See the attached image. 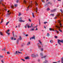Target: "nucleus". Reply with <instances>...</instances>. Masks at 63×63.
I'll list each match as a JSON object with an SVG mask.
<instances>
[{
  "label": "nucleus",
  "mask_w": 63,
  "mask_h": 63,
  "mask_svg": "<svg viewBox=\"0 0 63 63\" xmlns=\"http://www.w3.org/2000/svg\"><path fill=\"white\" fill-rule=\"evenodd\" d=\"M58 43L59 45H60V46H61V43H60V42H61V43H63V40H60L58 39Z\"/></svg>",
  "instance_id": "1"
},
{
  "label": "nucleus",
  "mask_w": 63,
  "mask_h": 63,
  "mask_svg": "<svg viewBox=\"0 0 63 63\" xmlns=\"http://www.w3.org/2000/svg\"><path fill=\"white\" fill-rule=\"evenodd\" d=\"M40 56L41 57V58H45V57H47V56H45L43 57V53H40Z\"/></svg>",
  "instance_id": "2"
},
{
  "label": "nucleus",
  "mask_w": 63,
  "mask_h": 63,
  "mask_svg": "<svg viewBox=\"0 0 63 63\" xmlns=\"http://www.w3.org/2000/svg\"><path fill=\"white\" fill-rule=\"evenodd\" d=\"M56 27L57 28H58V29L59 31H60L61 32H62V30L60 29V27H59V26H56Z\"/></svg>",
  "instance_id": "3"
},
{
  "label": "nucleus",
  "mask_w": 63,
  "mask_h": 63,
  "mask_svg": "<svg viewBox=\"0 0 63 63\" xmlns=\"http://www.w3.org/2000/svg\"><path fill=\"white\" fill-rule=\"evenodd\" d=\"M27 27L28 28H29V25L28 24H26V25L25 26V28H26Z\"/></svg>",
  "instance_id": "4"
},
{
  "label": "nucleus",
  "mask_w": 63,
  "mask_h": 63,
  "mask_svg": "<svg viewBox=\"0 0 63 63\" xmlns=\"http://www.w3.org/2000/svg\"><path fill=\"white\" fill-rule=\"evenodd\" d=\"M58 22L60 24V27H62V24H61V23L60 22H61V21H60V20H58Z\"/></svg>",
  "instance_id": "5"
},
{
  "label": "nucleus",
  "mask_w": 63,
  "mask_h": 63,
  "mask_svg": "<svg viewBox=\"0 0 63 63\" xmlns=\"http://www.w3.org/2000/svg\"><path fill=\"white\" fill-rule=\"evenodd\" d=\"M22 18L21 17H20V19L19 20V21L20 22H22V21H23V20H22Z\"/></svg>",
  "instance_id": "6"
},
{
  "label": "nucleus",
  "mask_w": 63,
  "mask_h": 63,
  "mask_svg": "<svg viewBox=\"0 0 63 63\" xmlns=\"http://www.w3.org/2000/svg\"><path fill=\"white\" fill-rule=\"evenodd\" d=\"M1 1H0V4H1L2 6H5L4 4L1 2V1H3V0H1Z\"/></svg>",
  "instance_id": "7"
},
{
  "label": "nucleus",
  "mask_w": 63,
  "mask_h": 63,
  "mask_svg": "<svg viewBox=\"0 0 63 63\" xmlns=\"http://www.w3.org/2000/svg\"><path fill=\"white\" fill-rule=\"evenodd\" d=\"M56 9H54L53 10H51V12H55L56 11Z\"/></svg>",
  "instance_id": "8"
},
{
  "label": "nucleus",
  "mask_w": 63,
  "mask_h": 63,
  "mask_svg": "<svg viewBox=\"0 0 63 63\" xmlns=\"http://www.w3.org/2000/svg\"><path fill=\"white\" fill-rule=\"evenodd\" d=\"M59 16H61V15H60V14L59 13V14H58V15H57V16L58 17H59Z\"/></svg>",
  "instance_id": "9"
},
{
  "label": "nucleus",
  "mask_w": 63,
  "mask_h": 63,
  "mask_svg": "<svg viewBox=\"0 0 63 63\" xmlns=\"http://www.w3.org/2000/svg\"><path fill=\"white\" fill-rule=\"evenodd\" d=\"M49 30L50 31H54V29L51 28H50Z\"/></svg>",
  "instance_id": "10"
},
{
  "label": "nucleus",
  "mask_w": 63,
  "mask_h": 63,
  "mask_svg": "<svg viewBox=\"0 0 63 63\" xmlns=\"http://www.w3.org/2000/svg\"><path fill=\"white\" fill-rule=\"evenodd\" d=\"M11 13H7L6 14V16H10V15H11Z\"/></svg>",
  "instance_id": "11"
},
{
  "label": "nucleus",
  "mask_w": 63,
  "mask_h": 63,
  "mask_svg": "<svg viewBox=\"0 0 63 63\" xmlns=\"http://www.w3.org/2000/svg\"><path fill=\"white\" fill-rule=\"evenodd\" d=\"M32 57H36V56H35L34 54H32Z\"/></svg>",
  "instance_id": "12"
},
{
  "label": "nucleus",
  "mask_w": 63,
  "mask_h": 63,
  "mask_svg": "<svg viewBox=\"0 0 63 63\" xmlns=\"http://www.w3.org/2000/svg\"><path fill=\"white\" fill-rule=\"evenodd\" d=\"M19 39H18L17 40L16 43L17 44H18V42H19Z\"/></svg>",
  "instance_id": "13"
},
{
  "label": "nucleus",
  "mask_w": 63,
  "mask_h": 63,
  "mask_svg": "<svg viewBox=\"0 0 63 63\" xmlns=\"http://www.w3.org/2000/svg\"><path fill=\"white\" fill-rule=\"evenodd\" d=\"M38 48L39 49H41V46H40L39 45H38Z\"/></svg>",
  "instance_id": "14"
},
{
  "label": "nucleus",
  "mask_w": 63,
  "mask_h": 63,
  "mask_svg": "<svg viewBox=\"0 0 63 63\" xmlns=\"http://www.w3.org/2000/svg\"><path fill=\"white\" fill-rule=\"evenodd\" d=\"M32 39H35V36L33 35V36L31 38Z\"/></svg>",
  "instance_id": "15"
},
{
  "label": "nucleus",
  "mask_w": 63,
  "mask_h": 63,
  "mask_svg": "<svg viewBox=\"0 0 63 63\" xmlns=\"http://www.w3.org/2000/svg\"><path fill=\"white\" fill-rule=\"evenodd\" d=\"M25 59H29V57H27L25 58Z\"/></svg>",
  "instance_id": "16"
},
{
  "label": "nucleus",
  "mask_w": 63,
  "mask_h": 63,
  "mask_svg": "<svg viewBox=\"0 0 63 63\" xmlns=\"http://www.w3.org/2000/svg\"><path fill=\"white\" fill-rule=\"evenodd\" d=\"M34 30H35L33 28H32L30 30V31H34Z\"/></svg>",
  "instance_id": "17"
},
{
  "label": "nucleus",
  "mask_w": 63,
  "mask_h": 63,
  "mask_svg": "<svg viewBox=\"0 0 63 63\" xmlns=\"http://www.w3.org/2000/svg\"><path fill=\"white\" fill-rule=\"evenodd\" d=\"M35 12L36 13H37V11H38V8L37 7H36V9H35Z\"/></svg>",
  "instance_id": "18"
},
{
  "label": "nucleus",
  "mask_w": 63,
  "mask_h": 63,
  "mask_svg": "<svg viewBox=\"0 0 63 63\" xmlns=\"http://www.w3.org/2000/svg\"><path fill=\"white\" fill-rule=\"evenodd\" d=\"M45 7H48V4H47V3L45 5Z\"/></svg>",
  "instance_id": "19"
},
{
  "label": "nucleus",
  "mask_w": 63,
  "mask_h": 63,
  "mask_svg": "<svg viewBox=\"0 0 63 63\" xmlns=\"http://www.w3.org/2000/svg\"><path fill=\"white\" fill-rule=\"evenodd\" d=\"M32 15L33 17L34 18L35 17V16H34V14L33 13H32Z\"/></svg>",
  "instance_id": "20"
},
{
  "label": "nucleus",
  "mask_w": 63,
  "mask_h": 63,
  "mask_svg": "<svg viewBox=\"0 0 63 63\" xmlns=\"http://www.w3.org/2000/svg\"><path fill=\"white\" fill-rule=\"evenodd\" d=\"M30 45V42H29L27 44V45L28 46V45Z\"/></svg>",
  "instance_id": "21"
},
{
  "label": "nucleus",
  "mask_w": 63,
  "mask_h": 63,
  "mask_svg": "<svg viewBox=\"0 0 63 63\" xmlns=\"http://www.w3.org/2000/svg\"><path fill=\"white\" fill-rule=\"evenodd\" d=\"M35 5L36 6L38 5V3H37V2L35 1Z\"/></svg>",
  "instance_id": "22"
},
{
  "label": "nucleus",
  "mask_w": 63,
  "mask_h": 63,
  "mask_svg": "<svg viewBox=\"0 0 63 63\" xmlns=\"http://www.w3.org/2000/svg\"><path fill=\"white\" fill-rule=\"evenodd\" d=\"M33 26V23H32L31 24V26H30L29 25V28L30 27H32V26Z\"/></svg>",
  "instance_id": "23"
},
{
  "label": "nucleus",
  "mask_w": 63,
  "mask_h": 63,
  "mask_svg": "<svg viewBox=\"0 0 63 63\" xmlns=\"http://www.w3.org/2000/svg\"><path fill=\"white\" fill-rule=\"evenodd\" d=\"M47 62H48L47 61V60H45V61L43 62V63H47Z\"/></svg>",
  "instance_id": "24"
},
{
  "label": "nucleus",
  "mask_w": 63,
  "mask_h": 63,
  "mask_svg": "<svg viewBox=\"0 0 63 63\" xmlns=\"http://www.w3.org/2000/svg\"><path fill=\"white\" fill-rule=\"evenodd\" d=\"M11 8H13L14 7V5H12L11 6Z\"/></svg>",
  "instance_id": "25"
},
{
  "label": "nucleus",
  "mask_w": 63,
  "mask_h": 63,
  "mask_svg": "<svg viewBox=\"0 0 63 63\" xmlns=\"http://www.w3.org/2000/svg\"><path fill=\"white\" fill-rule=\"evenodd\" d=\"M23 2L24 3L26 4V1L24 0Z\"/></svg>",
  "instance_id": "26"
},
{
  "label": "nucleus",
  "mask_w": 63,
  "mask_h": 63,
  "mask_svg": "<svg viewBox=\"0 0 63 63\" xmlns=\"http://www.w3.org/2000/svg\"><path fill=\"white\" fill-rule=\"evenodd\" d=\"M47 4L48 5L49 4H50V5H51V3L50 2H48V3H47Z\"/></svg>",
  "instance_id": "27"
},
{
  "label": "nucleus",
  "mask_w": 63,
  "mask_h": 63,
  "mask_svg": "<svg viewBox=\"0 0 63 63\" xmlns=\"http://www.w3.org/2000/svg\"><path fill=\"white\" fill-rule=\"evenodd\" d=\"M41 49V51H43V50H44V48H42Z\"/></svg>",
  "instance_id": "28"
},
{
  "label": "nucleus",
  "mask_w": 63,
  "mask_h": 63,
  "mask_svg": "<svg viewBox=\"0 0 63 63\" xmlns=\"http://www.w3.org/2000/svg\"><path fill=\"white\" fill-rule=\"evenodd\" d=\"M0 34L1 36H3V34H2V32H1L0 31Z\"/></svg>",
  "instance_id": "29"
},
{
  "label": "nucleus",
  "mask_w": 63,
  "mask_h": 63,
  "mask_svg": "<svg viewBox=\"0 0 63 63\" xmlns=\"http://www.w3.org/2000/svg\"><path fill=\"white\" fill-rule=\"evenodd\" d=\"M50 42L51 43H53V41L52 40H50Z\"/></svg>",
  "instance_id": "30"
},
{
  "label": "nucleus",
  "mask_w": 63,
  "mask_h": 63,
  "mask_svg": "<svg viewBox=\"0 0 63 63\" xmlns=\"http://www.w3.org/2000/svg\"><path fill=\"white\" fill-rule=\"evenodd\" d=\"M50 9H49V8H48L47 9V11H49V10H50Z\"/></svg>",
  "instance_id": "31"
},
{
  "label": "nucleus",
  "mask_w": 63,
  "mask_h": 63,
  "mask_svg": "<svg viewBox=\"0 0 63 63\" xmlns=\"http://www.w3.org/2000/svg\"><path fill=\"white\" fill-rule=\"evenodd\" d=\"M50 35L48 33L47 34V36L48 37Z\"/></svg>",
  "instance_id": "32"
},
{
  "label": "nucleus",
  "mask_w": 63,
  "mask_h": 63,
  "mask_svg": "<svg viewBox=\"0 0 63 63\" xmlns=\"http://www.w3.org/2000/svg\"><path fill=\"white\" fill-rule=\"evenodd\" d=\"M9 21L8 22H7L6 24V25H8V24L9 23Z\"/></svg>",
  "instance_id": "33"
},
{
  "label": "nucleus",
  "mask_w": 63,
  "mask_h": 63,
  "mask_svg": "<svg viewBox=\"0 0 63 63\" xmlns=\"http://www.w3.org/2000/svg\"><path fill=\"white\" fill-rule=\"evenodd\" d=\"M15 54H18V53L17 52V51H16V53H15Z\"/></svg>",
  "instance_id": "34"
},
{
  "label": "nucleus",
  "mask_w": 63,
  "mask_h": 63,
  "mask_svg": "<svg viewBox=\"0 0 63 63\" xmlns=\"http://www.w3.org/2000/svg\"><path fill=\"white\" fill-rule=\"evenodd\" d=\"M39 20V25H41V23H40V20Z\"/></svg>",
  "instance_id": "35"
},
{
  "label": "nucleus",
  "mask_w": 63,
  "mask_h": 63,
  "mask_svg": "<svg viewBox=\"0 0 63 63\" xmlns=\"http://www.w3.org/2000/svg\"><path fill=\"white\" fill-rule=\"evenodd\" d=\"M51 16H54V14H50Z\"/></svg>",
  "instance_id": "36"
},
{
  "label": "nucleus",
  "mask_w": 63,
  "mask_h": 63,
  "mask_svg": "<svg viewBox=\"0 0 63 63\" xmlns=\"http://www.w3.org/2000/svg\"><path fill=\"white\" fill-rule=\"evenodd\" d=\"M10 39H11V40H13L14 39V38H13V37H11Z\"/></svg>",
  "instance_id": "37"
},
{
  "label": "nucleus",
  "mask_w": 63,
  "mask_h": 63,
  "mask_svg": "<svg viewBox=\"0 0 63 63\" xmlns=\"http://www.w3.org/2000/svg\"><path fill=\"white\" fill-rule=\"evenodd\" d=\"M5 48H5H4L3 49H2V50H3L4 51H5L6 50Z\"/></svg>",
  "instance_id": "38"
},
{
  "label": "nucleus",
  "mask_w": 63,
  "mask_h": 63,
  "mask_svg": "<svg viewBox=\"0 0 63 63\" xmlns=\"http://www.w3.org/2000/svg\"><path fill=\"white\" fill-rule=\"evenodd\" d=\"M38 41H39V42L40 43V44H41V45H42V42H41V41H40V40H39Z\"/></svg>",
  "instance_id": "39"
},
{
  "label": "nucleus",
  "mask_w": 63,
  "mask_h": 63,
  "mask_svg": "<svg viewBox=\"0 0 63 63\" xmlns=\"http://www.w3.org/2000/svg\"><path fill=\"white\" fill-rule=\"evenodd\" d=\"M35 56L36 57H37V56H38V54H36L35 55Z\"/></svg>",
  "instance_id": "40"
},
{
  "label": "nucleus",
  "mask_w": 63,
  "mask_h": 63,
  "mask_svg": "<svg viewBox=\"0 0 63 63\" xmlns=\"http://www.w3.org/2000/svg\"><path fill=\"white\" fill-rule=\"evenodd\" d=\"M60 10L61 11V12L62 13H63V10H62L60 9Z\"/></svg>",
  "instance_id": "41"
},
{
  "label": "nucleus",
  "mask_w": 63,
  "mask_h": 63,
  "mask_svg": "<svg viewBox=\"0 0 63 63\" xmlns=\"http://www.w3.org/2000/svg\"><path fill=\"white\" fill-rule=\"evenodd\" d=\"M21 14L20 13H19V15H18V16H21Z\"/></svg>",
  "instance_id": "42"
},
{
  "label": "nucleus",
  "mask_w": 63,
  "mask_h": 63,
  "mask_svg": "<svg viewBox=\"0 0 63 63\" xmlns=\"http://www.w3.org/2000/svg\"><path fill=\"white\" fill-rule=\"evenodd\" d=\"M3 57L2 56H1V55H0V58H3Z\"/></svg>",
  "instance_id": "43"
},
{
  "label": "nucleus",
  "mask_w": 63,
  "mask_h": 63,
  "mask_svg": "<svg viewBox=\"0 0 63 63\" xmlns=\"http://www.w3.org/2000/svg\"><path fill=\"white\" fill-rule=\"evenodd\" d=\"M19 39H20V40H21V39H22V38H21V36H19Z\"/></svg>",
  "instance_id": "44"
},
{
  "label": "nucleus",
  "mask_w": 63,
  "mask_h": 63,
  "mask_svg": "<svg viewBox=\"0 0 63 63\" xmlns=\"http://www.w3.org/2000/svg\"><path fill=\"white\" fill-rule=\"evenodd\" d=\"M44 23L45 24H46V23H47V22H44Z\"/></svg>",
  "instance_id": "45"
},
{
  "label": "nucleus",
  "mask_w": 63,
  "mask_h": 63,
  "mask_svg": "<svg viewBox=\"0 0 63 63\" xmlns=\"http://www.w3.org/2000/svg\"><path fill=\"white\" fill-rule=\"evenodd\" d=\"M10 32V30L8 29V30L7 31V32Z\"/></svg>",
  "instance_id": "46"
},
{
  "label": "nucleus",
  "mask_w": 63,
  "mask_h": 63,
  "mask_svg": "<svg viewBox=\"0 0 63 63\" xmlns=\"http://www.w3.org/2000/svg\"><path fill=\"white\" fill-rule=\"evenodd\" d=\"M21 59V60H22L23 61H25V60H24V59Z\"/></svg>",
  "instance_id": "47"
},
{
  "label": "nucleus",
  "mask_w": 63,
  "mask_h": 63,
  "mask_svg": "<svg viewBox=\"0 0 63 63\" xmlns=\"http://www.w3.org/2000/svg\"><path fill=\"white\" fill-rule=\"evenodd\" d=\"M6 33H7V34H8V35H9V34H10V33H8V32H6Z\"/></svg>",
  "instance_id": "48"
},
{
  "label": "nucleus",
  "mask_w": 63,
  "mask_h": 63,
  "mask_svg": "<svg viewBox=\"0 0 63 63\" xmlns=\"http://www.w3.org/2000/svg\"><path fill=\"white\" fill-rule=\"evenodd\" d=\"M3 19H2V20L1 21V23H2V22H3Z\"/></svg>",
  "instance_id": "49"
},
{
  "label": "nucleus",
  "mask_w": 63,
  "mask_h": 63,
  "mask_svg": "<svg viewBox=\"0 0 63 63\" xmlns=\"http://www.w3.org/2000/svg\"><path fill=\"white\" fill-rule=\"evenodd\" d=\"M20 25L19 24L18 26V27H20Z\"/></svg>",
  "instance_id": "50"
},
{
  "label": "nucleus",
  "mask_w": 63,
  "mask_h": 63,
  "mask_svg": "<svg viewBox=\"0 0 63 63\" xmlns=\"http://www.w3.org/2000/svg\"><path fill=\"white\" fill-rule=\"evenodd\" d=\"M29 21L30 22H31V20L30 19H29Z\"/></svg>",
  "instance_id": "51"
},
{
  "label": "nucleus",
  "mask_w": 63,
  "mask_h": 63,
  "mask_svg": "<svg viewBox=\"0 0 63 63\" xmlns=\"http://www.w3.org/2000/svg\"><path fill=\"white\" fill-rule=\"evenodd\" d=\"M55 38H56V39L58 37L57 36H55Z\"/></svg>",
  "instance_id": "52"
},
{
  "label": "nucleus",
  "mask_w": 63,
  "mask_h": 63,
  "mask_svg": "<svg viewBox=\"0 0 63 63\" xmlns=\"http://www.w3.org/2000/svg\"><path fill=\"white\" fill-rule=\"evenodd\" d=\"M15 7H16L17 6V4H15Z\"/></svg>",
  "instance_id": "53"
},
{
  "label": "nucleus",
  "mask_w": 63,
  "mask_h": 63,
  "mask_svg": "<svg viewBox=\"0 0 63 63\" xmlns=\"http://www.w3.org/2000/svg\"><path fill=\"white\" fill-rule=\"evenodd\" d=\"M1 62H2V63H4V61L2 60H1Z\"/></svg>",
  "instance_id": "54"
},
{
  "label": "nucleus",
  "mask_w": 63,
  "mask_h": 63,
  "mask_svg": "<svg viewBox=\"0 0 63 63\" xmlns=\"http://www.w3.org/2000/svg\"><path fill=\"white\" fill-rule=\"evenodd\" d=\"M13 37H14V31H13Z\"/></svg>",
  "instance_id": "55"
},
{
  "label": "nucleus",
  "mask_w": 63,
  "mask_h": 63,
  "mask_svg": "<svg viewBox=\"0 0 63 63\" xmlns=\"http://www.w3.org/2000/svg\"><path fill=\"white\" fill-rule=\"evenodd\" d=\"M26 37H27V36H28V34H26Z\"/></svg>",
  "instance_id": "56"
},
{
  "label": "nucleus",
  "mask_w": 63,
  "mask_h": 63,
  "mask_svg": "<svg viewBox=\"0 0 63 63\" xmlns=\"http://www.w3.org/2000/svg\"><path fill=\"white\" fill-rule=\"evenodd\" d=\"M36 29L35 30V31H36V30H38V29H37V27H36Z\"/></svg>",
  "instance_id": "57"
},
{
  "label": "nucleus",
  "mask_w": 63,
  "mask_h": 63,
  "mask_svg": "<svg viewBox=\"0 0 63 63\" xmlns=\"http://www.w3.org/2000/svg\"><path fill=\"white\" fill-rule=\"evenodd\" d=\"M7 54H10V53L9 52H7Z\"/></svg>",
  "instance_id": "58"
},
{
  "label": "nucleus",
  "mask_w": 63,
  "mask_h": 63,
  "mask_svg": "<svg viewBox=\"0 0 63 63\" xmlns=\"http://www.w3.org/2000/svg\"><path fill=\"white\" fill-rule=\"evenodd\" d=\"M18 53H21V54H22V53L21 52H18Z\"/></svg>",
  "instance_id": "59"
},
{
  "label": "nucleus",
  "mask_w": 63,
  "mask_h": 63,
  "mask_svg": "<svg viewBox=\"0 0 63 63\" xmlns=\"http://www.w3.org/2000/svg\"><path fill=\"white\" fill-rule=\"evenodd\" d=\"M18 1H19V0H17V1H16L17 3H18Z\"/></svg>",
  "instance_id": "60"
},
{
  "label": "nucleus",
  "mask_w": 63,
  "mask_h": 63,
  "mask_svg": "<svg viewBox=\"0 0 63 63\" xmlns=\"http://www.w3.org/2000/svg\"><path fill=\"white\" fill-rule=\"evenodd\" d=\"M62 16H63V14L62 13L61 14V15Z\"/></svg>",
  "instance_id": "61"
},
{
  "label": "nucleus",
  "mask_w": 63,
  "mask_h": 63,
  "mask_svg": "<svg viewBox=\"0 0 63 63\" xmlns=\"http://www.w3.org/2000/svg\"><path fill=\"white\" fill-rule=\"evenodd\" d=\"M60 62V61H57V62H58V63Z\"/></svg>",
  "instance_id": "62"
},
{
  "label": "nucleus",
  "mask_w": 63,
  "mask_h": 63,
  "mask_svg": "<svg viewBox=\"0 0 63 63\" xmlns=\"http://www.w3.org/2000/svg\"><path fill=\"white\" fill-rule=\"evenodd\" d=\"M38 62H40V59H38Z\"/></svg>",
  "instance_id": "63"
},
{
  "label": "nucleus",
  "mask_w": 63,
  "mask_h": 63,
  "mask_svg": "<svg viewBox=\"0 0 63 63\" xmlns=\"http://www.w3.org/2000/svg\"><path fill=\"white\" fill-rule=\"evenodd\" d=\"M53 63H57V62H53Z\"/></svg>",
  "instance_id": "64"
}]
</instances>
